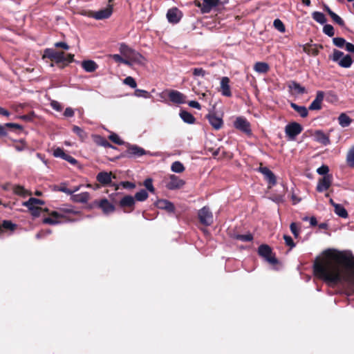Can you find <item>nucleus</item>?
<instances>
[{
    "instance_id": "obj_1",
    "label": "nucleus",
    "mask_w": 354,
    "mask_h": 354,
    "mask_svg": "<svg viewBox=\"0 0 354 354\" xmlns=\"http://www.w3.org/2000/svg\"><path fill=\"white\" fill-rule=\"evenodd\" d=\"M313 273L328 286L334 288L346 283L347 293H354V257L345 251L328 249L324 257H317L313 263Z\"/></svg>"
},
{
    "instance_id": "obj_2",
    "label": "nucleus",
    "mask_w": 354,
    "mask_h": 354,
    "mask_svg": "<svg viewBox=\"0 0 354 354\" xmlns=\"http://www.w3.org/2000/svg\"><path fill=\"white\" fill-rule=\"evenodd\" d=\"M120 52L125 57L128 58L133 63L143 65L145 62V58L138 52L130 48L124 43L120 45Z\"/></svg>"
},
{
    "instance_id": "obj_3",
    "label": "nucleus",
    "mask_w": 354,
    "mask_h": 354,
    "mask_svg": "<svg viewBox=\"0 0 354 354\" xmlns=\"http://www.w3.org/2000/svg\"><path fill=\"white\" fill-rule=\"evenodd\" d=\"M258 254L260 257L265 259L266 261L273 266L277 265L279 263L275 254L272 252V248L268 245H261L258 248Z\"/></svg>"
},
{
    "instance_id": "obj_4",
    "label": "nucleus",
    "mask_w": 354,
    "mask_h": 354,
    "mask_svg": "<svg viewBox=\"0 0 354 354\" xmlns=\"http://www.w3.org/2000/svg\"><path fill=\"white\" fill-rule=\"evenodd\" d=\"M332 59L343 68H349L353 64V59L350 55H344L343 52L337 49L333 50Z\"/></svg>"
},
{
    "instance_id": "obj_5",
    "label": "nucleus",
    "mask_w": 354,
    "mask_h": 354,
    "mask_svg": "<svg viewBox=\"0 0 354 354\" xmlns=\"http://www.w3.org/2000/svg\"><path fill=\"white\" fill-rule=\"evenodd\" d=\"M112 12L113 6L109 5L106 8L100 10L97 12H93L91 10L83 11L82 15L100 20L109 18L111 15Z\"/></svg>"
},
{
    "instance_id": "obj_6",
    "label": "nucleus",
    "mask_w": 354,
    "mask_h": 354,
    "mask_svg": "<svg viewBox=\"0 0 354 354\" xmlns=\"http://www.w3.org/2000/svg\"><path fill=\"white\" fill-rule=\"evenodd\" d=\"M234 127L235 129L248 136H251L252 134L251 124L244 117H237L234 122Z\"/></svg>"
},
{
    "instance_id": "obj_7",
    "label": "nucleus",
    "mask_w": 354,
    "mask_h": 354,
    "mask_svg": "<svg viewBox=\"0 0 354 354\" xmlns=\"http://www.w3.org/2000/svg\"><path fill=\"white\" fill-rule=\"evenodd\" d=\"M48 58L56 64H60L64 62V52L57 51L53 48H46L42 55V59Z\"/></svg>"
},
{
    "instance_id": "obj_8",
    "label": "nucleus",
    "mask_w": 354,
    "mask_h": 354,
    "mask_svg": "<svg viewBox=\"0 0 354 354\" xmlns=\"http://www.w3.org/2000/svg\"><path fill=\"white\" fill-rule=\"evenodd\" d=\"M302 131V126L296 122H290L285 127L286 135L290 140H294Z\"/></svg>"
},
{
    "instance_id": "obj_9",
    "label": "nucleus",
    "mask_w": 354,
    "mask_h": 354,
    "mask_svg": "<svg viewBox=\"0 0 354 354\" xmlns=\"http://www.w3.org/2000/svg\"><path fill=\"white\" fill-rule=\"evenodd\" d=\"M198 218L200 223L205 226H210L213 223V214L207 206L198 210Z\"/></svg>"
},
{
    "instance_id": "obj_10",
    "label": "nucleus",
    "mask_w": 354,
    "mask_h": 354,
    "mask_svg": "<svg viewBox=\"0 0 354 354\" xmlns=\"http://www.w3.org/2000/svg\"><path fill=\"white\" fill-rule=\"evenodd\" d=\"M136 201L135 198L130 196L126 195L119 201V206L125 213H130L134 210Z\"/></svg>"
},
{
    "instance_id": "obj_11",
    "label": "nucleus",
    "mask_w": 354,
    "mask_h": 354,
    "mask_svg": "<svg viewBox=\"0 0 354 354\" xmlns=\"http://www.w3.org/2000/svg\"><path fill=\"white\" fill-rule=\"evenodd\" d=\"M91 207H97L100 208L105 214L113 212L115 209V206L106 198H102L100 201H94L91 204Z\"/></svg>"
},
{
    "instance_id": "obj_12",
    "label": "nucleus",
    "mask_w": 354,
    "mask_h": 354,
    "mask_svg": "<svg viewBox=\"0 0 354 354\" xmlns=\"http://www.w3.org/2000/svg\"><path fill=\"white\" fill-rule=\"evenodd\" d=\"M169 178V180L166 184V187L168 189H178L181 188L185 184V182L183 180L174 174L170 175Z\"/></svg>"
},
{
    "instance_id": "obj_13",
    "label": "nucleus",
    "mask_w": 354,
    "mask_h": 354,
    "mask_svg": "<svg viewBox=\"0 0 354 354\" xmlns=\"http://www.w3.org/2000/svg\"><path fill=\"white\" fill-rule=\"evenodd\" d=\"M333 180L332 175H326L320 178L318 181L316 190L318 192H323L329 189Z\"/></svg>"
},
{
    "instance_id": "obj_14",
    "label": "nucleus",
    "mask_w": 354,
    "mask_h": 354,
    "mask_svg": "<svg viewBox=\"0 0 354 354\" xmlns=\"http://www.w3.org/2000/svg\"><path fill=\"white\" fill-rule=\"evenodd\" d=\"M168 97L171 102L175 104H180L185 103L186 96L176 90H170L168 93Z\"/></svg>"
},
{
    "instance_id": "obj_15",
    "label": "nucleus",
    "mask_w": 354,
    "mask_h": 354,
    "mask_svg": "<svg viewBox=\"0 0 354 354\" xmlns=\"http://www.w3.org/2000/svg\"><path fill=\"white\" fill-rule=\"evenodd\" d=\"M324 98V92L318 91L316 94L315 99L311 102L308 109L309 110H320L322 109V103Z\"/></svg>"
},
{
    "instance_id": "obj_16",
    "label": "nucleus",
    "mask_w": 354,
    "mask_h": 354,
    "mask_svg": "<svg viewBox=\"0 0 354 354\" xmlns=\"http://www.w3.org/2000/svg\"><path fill=\"white\" fill-rule=\"evenodd\" d=\"M156 206L158 209H165L169 213H174L175 211L174 205L168 200L160 199L156 203Z\"/></svg>"
},
{
    "instance_id": "obj_17",
    "label": "nucleus",
    "mask_w": 354,
    "mask_h": 354,
    "mask_svg": "<svg viewBox=\"0 0 354 354\" xmlns=\"http://www.w3.org/2000/svg\"><path fill=\"white\" fill-rule=\"evenodd\" d=\"M126 156L131 157V156H142V155L145 154V151L144 149L138 147L137 145H130L128 144L127 149L125 151Z\"/></svg>"
},
{
    "instance_id": "obj_18",
    "label": "nucleus",
    "mask_w": 354,
    "mask_h": 354,
    "mask_svg": "<svg viewBox=\"0 0 354 354\" xmlns=\"http://www.w3.org/2000/svg\"><path fill=\"white\" fill-rule=\"evenodd\" d=\"M206 117L214 129L218 130L223 127V121L222 118L217 116L214 113H209Z\"/></svg>"
},
{
    "instance_id": "obj_19",
    "label": "nucleus",
    "mask_w": 354,
    "mask_h": 354,
    "mask_svg": "<svg viewBox=\"0 0 354 354\" xmlns=\"http://www.w3.org/2000/svg\"><path fill=\"white\" fill-rule=\"evenodd\" d=\"M230 79L227 77H223L221 80V89L220 91L223 96L231 97L232 92L230 86Z\"/></svg>"
},
{
    "instance_id": "obj_20",
    "label": "nucleus",
    "mask_w": 354,
    "mask_h": 354,
    "mask_svg": "<svg viewBox=\"0 0 354 354\" xmlns=\"http://www.w3.org/2000/svg\"><path fill=\"white\" fill-rule=\"evenodd\" d=\"M259 171L262 173L270 185H274L277 183L276 176L274 173L266 167H260Z\"/></svg>"
},
{
    "instance_id": "obj_21",
    "label": "nucleus",
    "mask_w": 354,
    "mask_h": 354,
    "mask_svg": "<svg viewBox=\"0 0 354 354\" xmlns=\"http://www.w3.org/2000/svg\"><path fill=\"white\" fill-rule=\"evenodd\" d=\"M315 140L326 146L330 143L329 136L322 130H317L314 133Z\"/></svg>"
},
{
    "instance_id": "obj_22",
    "label": "nucleus",
    "mask_w": 354,
    "mask_h": 354,
    "mask_svg": "<svg viewBox=\"0 0 354 354\" xmlns=\"http://www.w3.org/2000/svg\"><path fill=\"white\" fill-rule=\"evenodd\" d=\"M180 11L177 8H172L167 11V18L170 23L176 24L180 19Z\"/></svg>"
},
{
    "instance_id": "obj_23",
    "label": "nucleus",
    "mask_w": 354,
    "mask_h": 354,
    "mask_svg": "<svg viewBox=\"0 0 354 354\" xmlns=\"http://www.w3.org/2000/svg\"><path fill=\"white\" fill-rule=\"evenodd\" d=\"M203 6L202 8V13H209L212 8L216 7L220 3V0H203Z\"/></svg>"
},
{
    "instance_id": "obj_24",
    "label": "nucleus",
    "mask_w": 354,
    "mask_h": 354,
    "mask_svg": "<svg viewBox=\"0 0 354 354\" xmlns=\"http://www.w3.org/2000/svg\"><path fill=\"white\" fill-rule=\"evenodd\" d=\"M90 199V194L85 192L81 194H73L71 196V200L75 203H86Z\"/></svg>"
},
{
    "instance_id": "obj_25",
    "label": "nucleus",
    "mask_w": 354,
    "mask_h": 354,
    "mask_svg": "<svg viewBox=\"0 0 354 354\" xmlns=\"http://www.w3.org/2000/svg\"><path fill=\"white\" fill-rule=\"evenodd\" d=\"M111 173L102 171L97 174V180L103 185H107L111 183Z\"/></svg>"
},
{
    "instance_id": "obj_26",
    "label": "nucleus",
    "mask_w": 354,
    "mask_h": 354,
    "mask_svg": "<svg viewBox=\"0 0 354 354\" xmlns=\"http://www.w3.org/2000/svg\"><path fill=\"white\" fill-rule=\"evenodd\" d=\"M17 228V225L13 223L11 221L3 220L0 224V234H2L5 230L14 231Z\"/></svg>"
},
{
    "instance_id": "obj_27",
    "label": "nucleus",
    "mask_w": 354,
    "mask_h": 354,
    "mask_svg": "<svg viewBox=\"0 0 354 354\" xmlns=\"http://www.w3.org/2000/svg\"><path fill=\"white\" fill-rule=\"evenodd\" d=\"M97 64L93 60H84L82 62V67L86 72H93L97 68Z\"/></svg>"
},
{
    "instance_id": "obj_28",
    "label": "nucleus",
    "mask_w": 354,
    "mask_h": 354,
    "mask_svg": "<svg viewBox=\"0 0 354 354\" xmlns=\"http://www.w3.org/2000/svg\"><path fill=\"white\" fill-rule=\"evenodd\" d=\"M179 115L180 118L187 124H194L196 121V118L194 117V115L185 110L180 111Z\"/></svg>"
},
{
    "instance_id": "obj_29",
    "label": "nucleus",
    "mask_w": 354,
    "mask_h": 354,
    "mask_svg": "<svg viewBox=\"0 0 354 354\" xmlns=\"http://www.w3.org/2000/svg\"><path fill=\"white\" fill-rule=\"evenodd\" d=\"M254 70L259 73H267L270 70V66L266 62H258L255 63Z\"/></svg>"
},
{
    "instance_id": "obj_30",
    "label": "nucleus",
    "mask_w": 354,
    "mask_h": 354,
    "mask_svg": "<svg viewBox=\"0 0 354 354\" xmlns=\"http://www.w3.org/2000/svg\"><path fill=\"white\" fill-rule=\"evenodd\" d=\"M290 106L297 112L302 118H306L308 115V111L304 106H299L294 102L290 103Z\"/></svg>"
},
{
    "instance_id": "obj_31",
    "label": "nucleus",
    "mask_w": 354,
    "mask_h": 354,
    "mask_svg": "<svg viewBox=\"0 0 354 354\" xmlns=\"http://www.w3.org/2000/svg\"><path fill=\"white\" fill-rule=\"evenodd\" d=\"M339 124L342 127H348L352 122V120L346 113H341L338 118Z\"/></svg>"
},
{
    "instance_id": "obj_32",
    "label": "nucleus",
    "mask_w": 354,
    "mask_h": 354,
    "mask_svg": "<svg viewBox=\"0 0 354 354\" xmlns=\"http://www.w3.org/2000/svg\"><path fill=\"white\" fill-rule=\"evenodd\" d=\"M346 160L349 167L354 168V145L348 150Z\"/></svg>"
},
{
    "instance_id": "obj_33",
    "label": "nucleus",
    "mask_w": 354,
    "mask_h": 354,
    "mask_svg": "<svg viewBox=\"0 0 354 354\" xmlns=\"http://www.w3.org/2000/svg\"><path fill=\"white\" fill-rule=\"evenodd\" d=\"M334 212L337 215L343 218H346L348 216L346 209L340 204L335 205Z\"/></svg>"
},
{
    "instance_id": "obj_34",
    "label": "nucleus",
    "mask_w": 354,
    "mask_h": 354,
    "mask_svg": "<svg viewBox=\"0 0 354 354\" xmlns=\"http://www.w3.org/2000/svg\"><path fill=\"white\" fill-rule=\"evenodd\" d=\"M312 17L315 21L321 24H324L326 22V18L322 12L315 11L312 13Z\"/></svg>"
},
{
    "instance_id": "obj_35",
    "label": "nucleus",
    "mask_w": 354,
    "mask_h": 354,
    "mask_svg": "<svg viewBox=\"0 0 354 354\" xmlns=\"http://www.w3.org/2000/svg\"><path fill=\"white\" fill-rule=\"evenodd\" d=\"M13 192L15 194L23 197H26L28 195H31V192H29L21 185H15L13 188Z\"/></svg>"
},
{
    "instance_id": "obj_36",
    "label": "nucleus",
    "mask_w": 354,
    "mask_h": 354,
    "mask_svg": "<svg viewBox=\"0 0 354 354\" xmlns=\"http://www.w3.org/2000/svg\"><path fill=\"white\" fill-rule=\"evenodd\" d=\"M95 142L97 145L100 146H102L104 147H111L113 148L111 144L109 142V141L104 137L101 136H97L95 138Z\"/></svg>"
},
{
    "instance_id": "obj_37",
    "label": "nucleus",
    "mask_w": 354,
    "mask_h": 354,
    "mask_svg": "<svg viewBox=\"0 0 354 354\" xmlns=\"http://www.w3.org/2000/svg\"><path fill=\"white\" fill-rule=\"evenodd\" d=\"M26 207L28 208V209L30 212V214L34 217L39 216L40 214H41V212L43 210V209L41 207H37V206L31 205V206H26ZM44 211L48 212V209L45 208V209H44Z\"/></svg>"
},
{
    "instance_id": "obj_38",
    "label": "nucleus",
    "mask_w": 354,
    "mask_h": 354,
    "mask_svg": "<svg viewBox=\"0 0 354 354\" xmlns=\"http://www.w3.org/2000/svg\"><path fill=\"white\" fill-rule=\"evenodd\" d=\"M171 169L175 173H182L185 171V167L180 161H175L171 164Z\"/></svg>"
},
{
    "instance_id": "obj_39",
    "label": "nucleus",
    "mask_w": 354,
    "mask_h": 354,
    "mask_svg": "<svg viewBox=\"0 0 354 354\" xmlns=\"http://www.w3.org/2000/svg\"><path fill=\"white\" fill-rule=\"evenodd\" d=\"M289 87L291 89H293L295 91H297V93L298 94H303L306 92L305 87L301 86L299 83H297L295 81L292 82L291 84L289 86Z\"/></svg>"
},
{
    "instance_id": "obj_40",
    "label": "nucleus",
    "mask_w": 354,
    "mask_h": 354,
    "mask_svg": "<svg viewBox=\"0 0 354 354\" xmlns=\"http://www.w3.org/2000/svg\"><path fill=\"white\" fill-rule=\"evenodd\" d=\"M44 202L36 198H30L27 201L23 203L24 206H36L37 205H44Z\"/></svg>"
},
{
    "instance_id": "obj_41",
    "label": "nucleus",
    "mask_w": 354,
    "mask_h": 354,
    "mask_svg": "<svg viewBox=\"0 0 354 354\" xmlns=\"http://www.w3.org/2000/svg\"><path fill=\"white\" fill-rule=\"evenodd\" d=\"M148 196L149 195L147 192L142 189L137 192L133 198H135V201L136 200L138 201H145L147 199Z\"/></svg>"
},
{
    "instance_id": "obj_42",
    "label": "nucleus",
    "mask_w": 354,
    "mask_h": 354,
    "mask_svg": "<svg viewBox=\"0 0 354 354\" xmlns=\"http://www.w3.org/2000/svg\"><path fill=\"white\" fill-rule=\"evenodd\" d=\"M236 240H239L244 242H250L253 240V236L252 234L248 233L247 234H236L234 237Z\"/></svg>"
},
{
    "instance_id": "obj_43",
    "label": "nucleus",
    "mask_w": 354,
    "mask_h": 354,
    "mask_svg": "<svg viewBox=\"0 0 354 354\" xmlns=\"http://www.w3.org/2000/svg\"><path fill=\"white\" fill-rule=\"evenodd\" d=\"M273 26L280 32L283 33L286 32V27L282 21L279 19H276L274 20Z\"/></svg>"
},
{
    "instance_id": "obj_44",
    "label": "nucleus",
    "mask_w": 354,
    "mask_h": 354,
    "mask_svg": "<svg viewBox=\"0 0 354 354\" xmlns=\"http://www.w3.org/2000/svg\"><path fill=\"white\" fill-rule=\"evenodd\" d=\"M329 16L331 17V19L333 20L335 23L338 24L341 27H344L345 26L344 21L336 13L334 12L332 13H330Z\"/></svg>"
},
{
    "instance_id": "obj_45",
    "label": "nucleus",
    "mask_w": 354,
    "mask_h": 354,
    "mask_svg": "<svg viewBox=\"0 0 354 354\" xmlns=\"http://www.w3.org/2000/svg\"><path fill=\"white\" fill-rule=\"evenodd\" d=\"M73 131L76 133L81 140H84L86 138V133L80 127L74 125L73 127Z\"/></svg>"
},
{
    "instance_id": "obj_46",
    "label": "nucleus",
    "mask_w": 354,
    "mask_h": 354,
    "mask_svg": "<svg viewBox=\"0 0 354 354\" xmlns=\"http://www.w3.org/2000/svg\"><path fill=\"white\" fill-rule=\"evenodd\" d=\"M323 32L328 37H333L335 35L333 26L330 24H326L323 28Z\"/></svg>"
},
{
    "instance_id": "obj_47",
    "label": "nucleus",
    "mask_w": 354,
    "mask_h": 354,
    "mask_svg": "<svg viewBox=\"0 0 354 354\" xmlns=\"http://www.w3.org/2000/svg\"><path fill=\"white\" fill-rule=\"evenodd\" d=\"M109 139L113 142V143L115 144H117L118 145H122L123 144H124V142L122 141L120 137L118 136V135H117L116 133H112L111 134L109 135Z\"/></svg>"
},
{
    "instance_id": "obj_48",
    "label": "nucleus",
    "mask_w": 354,
    "mask_h": 354,
    "mask_svg": "<svg viewBox=\"0 0 354 354\" xmlns=\"http://www.w3.org/2000/svg\"><path fill=\"white\" fill-rule=\"evenodd\" d=\"M152 183H153L152 179L150 178H148L145 180L143 185L148 191H149L151 193H154L155 188H154Z\"/></svg>"
},
{
    "instance_id": "obj_49",
    "label": "nucleus",
    "mask_w": 354,
    "mask_h": 354,
    "mask_svg": "<svg viewBox=\"0 0 354 354\" xmlns=\"http://www.w3.org/2000/svg\"><path fill=\"white\" fill-rule=\"evenodd\" d=\"M124 84L129 86L132 88H135L137 86V83L135 79L131 76L127 77L124 81Z\"/></svg>"
},
{
    "instance_id": "obj_50",
    "label": "nucleus",
    "mask_w": 354,
    "mask_h": 354,
    "mask_svg": "<svg viewBox=\"0 0 354 354\" xmlns=\"http://www.w3.org/2000/svg\"><path fill=\"white\" fill-rule=\"evenodd\" d=\"M333 42L335 46L342 48L346 44V40L342 37H335L333 39Z\"/></svg>"
},
{
    "instance_id": "obj_51",
    "label": "nucleus",
    "mask_w": 354,
    "mask_h": 354,
    "mask_svg": "<svg viewBox=\"0 0 354 354\" xmlns=\"http://www.w3.org/2000/svg\"><path fill=\"white\" fill-rule=\"evenodd\" d=\"M290 229L292 234L295 238H297L299 235V229L296 223H292L290 225Z\"/></svg>"
},
{
    "instance_id": "obj_52",
    "label": "nucleus",
    "mask_w": 354,
    "mask_h": 354,
    "mask_svg": "<svg viewBox=\"0 0 354 354\" xmlns=\"http://www.w3.org/2000/svg\"><path fill=\"white\" fill-rule=\"evenodd\" d=\"M135 95L137 97H142L145 98H147L149 97L150 94L148 91L142 89L137 88L135 90Z\"/></svg>"
},
{
    "instance_id": "obj_53",
    "label": "nucleus",
    "mask_w": 354,
    "mask_h": 354,
    "mask_svg": "<svg viewBox=\"0 0 354 354\" xmlns=\"http://www.w3.org/2000/svg\"><path fill=\"white\" fill-rule=\"evenodd\" d=\"M283 239L285 241V243L287 246H289L290 248H292L295 246V243L293 241L292 237L289 235H283Z\"/></svg>"
},
{
    "instance_id": "obj_54",
    "label": "nucleus",
    "mask_w": 354,
    "mask_h": 354,
    "mask_svg": "<svg viewBox=\"0 0 354 354\" xmlns=\"http://www.w3.org/2000/svg\"><path fill=\"white\" fill-rule=\"evenodd\" d=\"M66 152L64 151V150L62 148H57L54 150L53 151V156L56 158H64V156L66 155Z\"/></svg>"
},
{
    "instance_id": "obj_55",
    "label": "nucleus",
    "mask_w": 354,
    "mask_h": 354,
    "mask_svg": "<svg viewBox=\"0 0 354 354\" xmlns=\"http://www.w3.org/2000/svg\"><path fill=\"white\" fill-rule=\"evenodd\" d=\"M328 171H329V167L327 165H323L322 166H321L320 167H319L317 169V172L319 175H323L324 176H326V175H329L328 174Z\"/></svg>"
},
{
    "instance_id": "obj_56",
    "label": "nucleus",
    "mask_w": 354,
    "mask_h": 354,
    "mask_svg": "<svg viewBox=\"0 0 354 354\" xmlns=\"http://www.w3.org/2000/svg\"><path fill=\"white\" fill-rule=\"evenodd\" d=\"M43 223L49 225H56L60 223L59 220H57L53 217H46L43 219Z\"/></svg>"
},
{
    "instance_id": "obj_57",
    "label": "nucleus",
    "mask_w": 354,
    "mask_h": 354,
    "mask_svg": "<svg viewBox=\"0 0 354 354\" xmlns=\"http://www.w3.org/2000/svg\"><path fill=\"white\" fill-rule=\"evenodd\" d=\"M193 75L204 77L206 75V72L202 68H195L192 70Z\"/></svg>"
},
{
    "instance_id": "obj_58",
    "label": "nucleus",
    "mask_w": 354,
    "mask_h": 354,
    "mask_svg": "<svg viewBox=\"0 0 354 354\" xmlns=\"http://www.w3.org/2000/svg\"><path fill=\"white\" fill-rule=\"evenodd\" d=\"M63 160H66L67 162H70L73 165H76L78 164L77 160L75 158H74L73 156H71V155H69L68 153H66V155L64 156Z\"/></svg>"
},
{
    "instance_id": "obj_59",
    "label": "nucleus",
    "mask_w": 354,
    "mask_h": 354,
    "mask_svg": "<svg viewBox=\"0 0 354 354\" xmlns=\"http://www.w3.org/2000/svg\"><path fill=\"white\" fill-rule=\"evenodd\" d=\"M59 212L62 213V214H78V212L77 211H75L74 209H73L72 208H70V207H62V208H59Z\"/></svg>"
},
{
    "instance_id": "obj_60",
    "label": "nucleus",
    "mask_w": 354,
    "mask_h": 354,
    "mask_svg": "<svg viewBox=\"0 0 354 354\" xmlns=\"http://www.w3.org/2000/svg\"><path fill=\"white\" fill-rule=\"evenodd\" d=\"M50 216L57 220L61 218H65L64 214H62L59 211H53L50 213H49Z\"/></svg>"
},
{
    "instance_id": "obj_61",
    "label": "nucleus",
    "mask_w": 354,
    "mask_h": 354,
    "mask_svg": "<svg viewBox=\"0 0 354 354\" xmlns=\"http://www.w3.org/2000/svg\"><path fill=\"white\" fill-rule=\"evenodd\" d=\"M58 191L59 192H64L66 194H68V195H72V192H71V189H68L66 187V186L65 185H61L57 189Z\"/></svg>"
},
{
    "instance_id": "obj_62",
    "label": "nucleus",
    "mask_w": 354,
    "mask_h": 354,
    "mask_svg": "<svg viewBox=\"0 0 354 354\" xmlns=\"http://www.w3.org/2000/svg\"><path fill=\"white\" fill-rule=\"evenodd\" d=\"M122 187L125 189H134L136 187V185L133 183L129 181H124L121 183Z\"/></svg>"
},
{
    "instance_id": "obj_63",
    "label": "nucleus",
    "mask_w": 354,
    "mask_h": 354,
    "mask_svg": "<svg viewBox=\"0 0 354 354\" xmlns=\"http://www.w3.org/2000/svg\"><path fill=\"white\" fill-rule=\"evenodd\" d=\"M33 117H34V113L32 112L29 114L21 115V116H19V118L24 121L30 122V121L32 120Z\"/></svg>"
},
{
    "instance_id": "obj_64",
    "label": "nucleus",
    "mask_w": 354,
    "mask_h": 354,
    "mask_svg": "<svg viewBox=\"0 0 354 354\" xmlns=\"http://www.w3.org/2000/svg\"><path fill=\"white\" fill-rule=\"evenodd\" d=\"M51 106L54 110H56L57 111H61L62 110V106L60 104L59 102L57 101H53L51 102Z\"/></svg>"
}]
</instances>
